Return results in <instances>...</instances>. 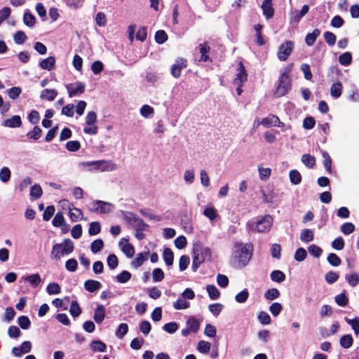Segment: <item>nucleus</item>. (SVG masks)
I'll return each mask as SVG.
<instances>
[{
	"mask_svg": "<svg viewBox=\"0 0 359 359\" xmlns=\"http://www.w3.org/2000/svg\"><path fill=\"white\" fill-rule=\"evenodd\" d=\"M292 64L286 67L278 80V86L275 91V96L280 97L285 96L292 88V79L290 76Z\"/></svg>",
	"mask_w": 359,
	"mask_h": 359,
	"instance_id": "nucleus-1",
	"label": "nucleus"
},
{
	"mask_svg": "<svg viewBox=\"0 0 359 359\" xmlns=\"http://www.w3.org/2000/svg\"><path fill=\"white\" fill-rule=\"evenodd\" d=\"M252 248H236L230 259V264L234 268H243L250 260Z\"/></svg>",
	"mask_w": 359,
	"mask_h": 359,
	"instance_id": "nucleus-2",
	"label": "nucleus"
},
{
	"mask_svg": "<svg viewBox=\"0 0 359 359\" xmlns=\"http://www.w3.org/2000/svg\"><path fill=\"white\" fill-rule=\"evenodd\" d=\"M114 205L108 202L95 200L91 203L90 211L100 214H108L112 211Z\"/></svg>",
	"mask_w": 359,
	"mask_h": 359,
	"instance_id": "nucleus-3",
	"label": "nucleus"
},
{
	"mask_svg": "<svg viewBox=\"0 0 359 359\" xmlns=\"http://www.w3.org/2000/svg\"><path fill=\"white\" fill-rule=\"evenodd\" d=\"M273 222V219L270 215H265L261 219L257 220L252 230L259 232L265 233L270 230Z\"/></svg>",
	"mask_w": 359,
	"mask_h": 359,
	"instance_id": "nucleus-4",
	"label": "nucleus"
},
{
	"mask_svg": "<svg viewBox=\"0 0 359 359\" xmlns=\"http://www.w3.org/2000/svg\"><path fill=\"white\" fill-rule=\"evenodd\" d=\"M97 122V114L95 111H89L86 116V125H92V127H85L83 132L88 135H96L98 132V127L95 125Z\"/></svg>",
	"mask_w": 359,
	"mask_h": 359,
	"instance_id": "nucleus-5",
	"label": "nucleus"
},
{
	"mask_svg": "<svg viewBox=\"0 0 359 359\" xmlns=\"http://www.w3.org/2000/svg\"><path fill=\"white\" fill-rule=\"evenodd\" d=\"M294 49V43L292 41H286L278 48L277 56L280 61H285L291 55Z\"/></svg>",
	"mask_w": 359,
	"mask_h": 359,
	"instance_id": "nucleus-6",
	"label": "nucleus"
},
{
	"mask_svg": "<svg viewBox=\"0 0 359 359\" xmlns=\"http://www.w3.org/2000/svg\"><path fill=\"white\" fill-rule=\"evenodd\" d=\"M125 219L135 229H146L148 227L144 220L133 212H128L125 215Z\"/></svg>",
	"mask_w": 359,
	"mask_h": 359,
	"instance_id": "nucleus-7",
	"label": "nucleus"
},
{
	"mask_svg": "<svg viewBox=\"0 0 359 359\" xmlns=\"http://www.w3.org/2000/svg\"><path fill=\"white\" fill-rule=\"evenodd\" d=\"M86 85L80 81L75 83H69L66 85L69 97H72L76 95H81L85 91Z\"/></svg>",
	"mask_w": 359,
	"mask_h": 359,
	"instance_id": "nucleus-8",
	"label": "nucleus"
},
{
	"mask_svg": "<svg viewBox=\"0 0 359 359\" xmlns=\"http://www.w3.org/2000/svg\"><path fill=\"white\" fill-rule=\"evenodd\" d=\"M187 67V60L182 57H179L175 60V63L171 67V74L175 78H179L181 76L182 69Z\"/></svg>",
	"mask_w": 359,
	"mask_h": 359,
	"instance_id": "nucleus-9",
	"label": "nucleus"
},
{
	"mask_svg": "<svg viewBox=\"0 0 359 359\" xmlns=\"http://www.w3.org/2000/svg\"><path fill=\"white\" fill-rule=\"evenodd\" d=\"M237 70L238 73L236 74V77L233 81V83H244L248 80V73L241 61L238 62Z\"/></svg>",
	"mask_w": 359,
	"mask_h": 359,
	"instance_id": "nucleus-10",
	"label": "nucleus"
},
{
	"mask_svg": "<svg viewBox=\"0 0 359 359\" xmlns=\"http://www.w3.org/2000/svg\"><path fill=\"white\" fill-rule=\"evenodd\" d=\"M263 15L266 19H271L274 15V8L272 4V0H264L262 4Z\"/></svg>",
	"mask_w": 359,
	"mask_h": 359,
	"instance_id": "nucleus-11",
	"label": "nucleus"
},
{
	"mask_svg": "<svg viewBox=\"0 0 359 359\" xmlns=\"http://www.w3.org/2000/svg\"><path fill=\"white\" fill-rule=\"evenodd\" d=\"M280 123L279 118L273 114H269L267 117L262 118L260 123L265 128H270L272 126H280Z\"/></svg>",
	"mask_w": 359,
	"mask_h": 359,
	"instance_id": "nucleus-12",
	"label": "nucleus"
},
{
	"mask_svg": "<svg viewBox=\"0 0 359 359\" xmlns=\"http://www.w3.org/2000/svg\"><path fill=\"white\" fill-rule=\"evenodd\" d=\"M22 124V119L19 115H14L11 118L6 119L4 122L5 127L11 128H19Z\"/></svg>",
	"mask_w": 359,
	"mask_h": 359,
	"instance_id": "nucleus-13",
	"label": "nucleus"
},
{
	"mask_svg": "<svg viewBox=\"0 0 359 359\" xmlns=\"http://www.w3.org/2000/svg\"><path fill=\"white\" fill-rule=\"evenodd\" d=\"M198 48L201 55L200 60L203 62H212V60L208 55V53L210 51V47L208 45V43L206 42L200 43Z\"/></svg>",
	"mask_w": 359,
	"mask_h": 359,
	"instance_id": "nucleus-14",
	"label": "nucleus"
},
{
	"mask_svg": "<svg viewBox=\"0 0 359 359\" xmlns=\"http://www.w3.org/2000/svg\"><path fill=\"white\" fill-rule=\"evenodd\" d=\"M105 312L106 309L103 305L99 304L97 306L94 313L93 319L97 324H100L103 322L105 318Z\"/></svg>",
	"mask_w": 359,
	"mask_h": 359,
	"instance_id": "nucleus-15",
	"label": "nucleus"
},
{
	"mask_svg": "<svg viewBox=\"0 0 359 359\" xmlns=\"http://www.w3.org/2000/svg\"><path fill=\"white\" fill-rule=\"evenodd\" d=\"M73 248H53L51 255L53 259L58 260L62 257L68 255L72 252Z\"/></svg>",
	"mask_w": 359,
	"mask_h": 359,
	"instance_id": "nucleus-16",
	"label": "nucleus"
},
{
	"mask_svg": "<svg viewBox=\"0 0 359 359\" xmlns=\"http://www.w3.org/2000/svg\"><path fill=\"white\" fill-rule=\"evenodd\" d=\"M320 34V30L318 28L314 29L311 33H308L305 37L306 44L308 46H312Z\"/></svg>",
	"mask_w": 359,
	"mask_h": 359,
	"instance_id": "nucleus-17",
	"label": "nucleus"
},
{
	"mask_svg": "<svg viewBox=\"0 0 359 359\" xmlns=\"http://www.w3.org/2000/svg\"><path fill=\"white\" fill-rule=\"evenodd\" d=\"M57 96V91L55 89H44L41 91L40 98L48 101H53Z\"/></svg>",
	"mask_w": 359,
	"mask_h": 359,
	"instance_id": "nucleus-18",
	"label": "nucleus"
},
{
	"mask_svg": "<svg viewBox=\"0 0 359 359\" xmlns=\"http://www.w3.org/2000/svg\"><path fill=\"white\" fill-rule=\"evenodd\" d=\"M55 65V58L53 56H50L46 59H43L39 63V66L41 67V68L43 69H47L48 71H50L53 69H54Z\"/></svg>",
	"mask_w": 359,
	"mask_h": 359,
	"instance_id": "nucleus-19",
	"label": "nucleus"
},
{
	"mask_svg": "<svg viewBox=\"0 0 359 359\" xmlns=\"http://www.w3.org/2000/svg\"><path fill=\"white\" fill-rule=\"evenodd\" d=\"M321 154H322V156L323 158V165H324L326 171L328 173L331 174L332 172V158H331L330 154H328V152L325 151V150H323Z\"/></svg>",
	"mask_w": 359,
	"mask_h": 359,
	"instance_id": "nucleus-20",
	"label": "nucleus"
},
{
	"mask_svg": "<svg viewBox=\"0 0 359 359\" xmlns=\"http://www.w3.org/2000/svg\"><path fill=\"white\" fill-rule=\"evenodd\" d=\"M101 283L99 281L94 280H88L84 283L85 289L90 292H94L101 287Z\"/></svg>",
	"mask_w": 359,
	"mask_h": 359,
	"instance_id": "nucleus-21",
	"label": "nucleus"
},
{
	"mask_svg": "<svg viewBox=\"0 0 359 359\" xmlns=\"http://www.w3.org/2000/svg\"><path fill=\"white\" fill-rule=\"evenodd\" d=\"M263 27H264V25H262L261 24H257L254 26V29L256 32V37H257L256 43L259 46H264L266 43V41H265V40L262 36V30Z\"/></svg>",
	"mask_w": 359,
	"mask_h": 359,
	"instance_id": "nucleus-22",
	"label": "nucleus"
},
{
	"mask_svg": "<svg viewBox=\"0 0 359 359\" xmlns=\"http://www.w3.org/2000/svg\"><path fill=\"white\" fill-rule=\"evenodd\" d=\"M149 252L139 253L135 259L133 260L132 265L135 268H138L148 259Z\"/></svg>",
	"mask_w": 359,
	"mask_h": 359,
	"instance_id": "nucleus-23",
	"label": "nucleus"
},
{
	"mask_svg": "<svg viewBox=\"0 0 359 359\" xmlns=\"http://www.w3.org/2000/svg\"><path fill=\"white\" fill-rule=\"evenodd\" d=\"M309 6L307 4H304L301 11H295L293 13L292 19L294 22H299L300 20L309 12Z\"/></svg>",
	"mask_w": 359,
	"mask_h": 359,
	"instance_id": "nucleus-24",
	"label": "nucleus"
},
{
	"mask_svg": "<svg viewBox=\"0 0 359 359\" xmlns=\"http://www.w3.org/2000/svg\"><path fill=\"white\" fill-rule=\"evenodd\" d=\"M203 248H194V257L193 260L192 268L194 271H196L199 264L204 261V258L199 257V253L202 252Z\"/></svg>",
	"mask_w": 359,
	"mask_h": 359,
	"instance_id": "nucleus-25",
	"label": "nucleus"
},
{
	"mask_svg": "<svg viewBox=\"0 0 359 359\" xmlns=\"http://www.w3.org/2000/svg\"><path fill=\"white\" fill-rule=\"evenodd\" d=\"M343 89V86L341 82H337L332 85L330 88V94L332 97L338 98L341 96Z\"/></svg>",
	"mask_w": 359,
	"mask_h": 359,
	"instance_id": "nucleus-26",
	"label": "nucleus"
},
{
	"mask_svg": "<svg viewBox=\"0 0 359 359\" xmlns=\"http://www.w3.org/2000/svg\"><path fill=\"white\" fill-rule=\"evenodd\" d=\"M42 135V130L38 126H35L32 131H29L26 136L29 140H38Z\"/></svg>",
	"mask_w": 359,
	"mask_h": 359,
	"instance_id": "nucleus-27",
	"label": "nucleus"
},
{
	"mask_svg": "<svg viewBox=\"0 0 359 359\" xmlns=\"http://www.w3.org/2000/svg\"><path fill=\"white\" fill-rule=\"evenodd\" d=\"M302 163L308 168H313L316 165V158L308 154H304L302 156Z\"/></svg>",
	"mask_w": 359,
	"mask_h": 359,
	"instance_id": "nucleus-28",
	"label": "nucleus"
},
{
	"mask_svg": "<svg viewBox=\"0 0 359 359\" xmlns=\"http://www.w3.org/2000/svg\"><path fill=\"white\" fill-rule=\"evenodd\" d=\"M339 62L343 66L350 65L352 62V55L350 52H345L339 55Z\"/></svg>",
	"mask_w": 359,
	"mask_h": 359,
	"instance_id": "nucleus-29",
	"label": "nucleus"
},
{
	"mask_svg": "<svg viewBox=\"0 0 359 359\" xmlns=\"http://www.w3.org/2000/svg\"><path fill=\"white\" fill-rule=\"evenodd\" d=\"M353 343V339L351 334L343 335L339 340V344L344 348H349Z\"/></svg>",
	"mask_w": 359,
	"mask_h": 359,
	"instance_id": "nucleus-30",
	"label": "nucleus"
},
{
	"mask_svg": "<svg viewBox=\"0 0 359 359\" xmlns=\"http://www.w3.org/2000/svg\"><path fill=\"white\" fill-rule=\"evenodd\" d=\"M206 290L209 297L211 299L216 300L219 297V291L215 285H208L206 287Z\"/></svg>",
	"mask_w": 359,
	"mask_h": 359,
	"instance_id": "nucleus-31",
	"label": "nucleus"
},
{
	"mask_svg": "<svg viewBox=\"0 0 359 359\" xmlns=\"http://www.w3.org/2000/svg\"><path fill=\"white\" fill-rule=\"evenodd\" d=\"M271 279L276 283H282L285 280V273L280 270H275L271 273Z\"/></svg>",
	"mask_w": 359,
	"mask_h": 359,
	"instance_id": "nucleus-32",
	"label": "nucleus"
},
{
	"mask_svg": "<svg viewBox=\"0 0 359 359\" xmlns=\"http://www.w3.org/2000/svg\"><path fill=\"white\" fill-rule=\"evenodd\" d=\"M290 180L292 184L297 185L302 182V175L297 170H292L289 173Z\"/></svg>",
	"mask_w": 359,
	"mask_h": 359,
	"instance_id": "nucleus-33",
	"label": "nucleus"
},
{
	"mask_svg": "<svg viewBox=\"0 0 359 359\" xmlns=\"http://www.w3.org/2000/svg\"><path fill=\"white\" fill-rule=\"evenodd\" d=\"M25 281L29 282L33 287H37L41 282L40 276L34 273L22 278Z\"/></svg>",
	"mask_w": 359,
	"mask_h": 359,
	"instance_id": "nucleus-34",
	"label": "nucleus"
},
{
	"mask_svg": "<svg viewBox=\"0 0 359 359\" xmlns=\"http://www.w3.org/2000/svg\"><path fill=\"white\" fill-rule=\"evenodd\" d=\"M90 348L93 351L98 352H104L107 349L106 344L100 340L93 341L90 344Z\"/></svg>",
	"mask_w": 359,
	"mask_h": 359,
	"instance_id": "nucleus-35",
	"label": "nucleus"
},
{
	"mask_svg": "<svg viewBox=\"0 0 359 359\" xmlns=\"http://www.w3.org/2000/svg\"><path fill=\"white\" fill-rule=\"evenodd\" d=\"M187 327L194 332H196L200 327L199 322L194 317H189L187 321Z\"/></svg>",
	"mask_w": 359,
	"mask_h": 359,
	"instance_id": "nucleus-36",
	"label": "nucleus"
},
{
	"mask_svg": "<svg viewBox=\"0 0 359 359\" xmlns=\"http://www.w3.org/2000/svg\"><path fill=\"white\" fill-rule=\"evenodd\" d=\"M154 37L156 42L158 44L164 43L168 39L167 33L162 29L156 31Z\"/></svg>",
	"mask_w": 359,
	"mask_h": 359,
	"instance_id": "nucleus-37",
	"label": "nucleus"
},
{
	"mask_svg": "<svg viewBox=\"0 0 359 359\" xmlns=\"http://www.w3.org/2000/svg\"><path fill=\"white\" fill-rule=\"evenodd\" d=\"M23 21L27 26L32 27L36 23V18L29 11H27L24 14Z\"/></svg>",
	"mask_w": 359,
	"mask_h": 359,
	"instance_id": "nucleus-38",
	"label": "nucleus"
},
{
	"mask_svg": "<svg viewBox=\"0 0 359 359\" xmlns=\"http://www.w3.org/2000/svg\"><path fill=\"white\" fill-rule=\"evenodd\" d=\"M131 273L128 271H123L116 276V280L119 283H126L131 278Z\"/></svg>",
	"mask_w": 359,
	"mask_h": 359,
	"instance_id": "nucleus-39",
	"label": "nucleus"
},
{
	"mask_svg": "<svg viewBox=\"0 0 359 359\" xmlns=\"http://www.w3.org/2000/svg\"><path fill=\"white\" fill-rule=\"evenodd\" d=\"M43 194V190L39 184H34L31 187L30 196L34 199L39 198Z\"/></svg>",
	"mask_w": 359,
	"mask_h": 359,
	"instance_id": "nucleus-40",
	"label": "nucleus"
},
{
	"mask_svg": "<svg viewBox=\"0 0 359 359\" xmlns=\"http://www.w3.org/2000/svg\"><path fill=\"white\" fill-rule=\"evenodd\" d=\"M300 239L302 241L310 242L313 239V232L311 229H304L300 234Z\"/></svg>",
	"mask_w": 359,
	"mask_h": 359,
	"instance_id": "nucleus-41",
	"label": "nucleus"
},
{
	"mask_svg": "<svg viewBox=\"0 0 359 359\" xmlns=\"http://www.w3.org/2000/svg\"><path fill=\"white\" fill-rule=\"evenodd\" d=\"M248 297L249 292L247 289H244L236 295L235 300L238 303L243 304L247 301Z\"/></svg>",
	"mask_w": 359,
	"mask_h": 359,
	"instance_id": "nucleus-42",
	"label": "nucleus"
},
{
	"mask_svg": "<svg viewBox=\"0 0 359 359\" xmlns=\"http://www.w3.org/2000/svg\"><path fill=\"white\" fill-rule=\"evenodd\" d=\"M128 326L126 323H121L116 330V336L118 339H122L128 332Z\"/></svg>",
	"mask_w": 359,
	"mask_h": 359,
	"instance_id": "nucleus-43",
	"label": "nucleus"
},
{
	"mask_svg": "<svg viewBox=\"0 0 359 359\" xmlns=\"http://www.w3.org/2000/svg\"><path fill=\"white\" fill-rule=\"evenodd\" d=\"M203 215L211 221L215 219L218 216L216 209L213 207L206 208L203 211Z\"/></svg>",
	"mask_w": 359,
	"mask_h": 359,
	"instance_id": "nucleus-44",
	"label": "nucleus"
},
{
	"mask_svg": "<svg viewBox=\"0 0 359 359\" xmlns=\"http://www.w3.org/2000/svg\"><path fill=\"white\" fill-rule=\"evenodd\" d=\"M211 344L208 341L201 340L198 343L197 350L201 353H207L210 349Z\"/></svg>",
	"mask_w": 359,
	"mask_h": 359,
	"instance_id": "nucleus-45",
	"label": "nucleus"
},
{
	"mask_svg": "<svg viewBox=\"0 0 359 359\" xmlns=\"http://www.w3.org/2000/svg\"><path fill=\"white\" fill-rule=\"evenodd\" d=\"M46 291L48 294H57L60 292L61 288L60 286L56 283H51L48 285Z\"/></svg>",
	"mask_w": 359,
	"mask_h": 359,
	"instance_id": "nucleus-46",
	"label": "nucleus"
},
{
	"mask_svg": "<svg viewBox=\"0 0 359 359\" xmlns=\"http://www.w3.org/2000/svg\"><path fill=\"white\" fill-rule=\"evenodd\" d=\"M280 292L276 288H271L268 290L265 294L264 297L268 300H273L279 297Z\"/></svg>",
	"mask_w": 359,
	"mask_h": 359,
	"instance_id": "nucleus-47",
	"label": "nucleus"
},
{
	"mask_svg": "<svg viewBox=\"0 0 359 359\" xmlns=\"http://www.w3.org/2000/svg\"><path fill=\"white\" fill-rule=\"evenodd\" d=\"M324 39L328 46L331 47L334 46L337 40L335 34L329 31L324 33Z\"/></svg>",
	"mask_w": 359,
	"mask_h": 359,
	"instance_id": "nucleus-48",
	"label": "nucleus"
},
{
	"mask_svg": "<svg viewBox=\"0 0 359 359\" xmlns=\"http://www.w3.org/2000/svg\"><path fill=\"white\" fill-rule=\"evenodd\" d=\"M69 312L74 318L78 317L81 314V309L76 301L71 302Z\"/></svg>",
	"mask_w": 359,
	"mask_h": 359,
	"instance_id": "nucleus-49",
	"label": "nucleus"
},
{
	"mask_svg": "<svg viewBox=\"0 0 359 359\" xmlns=\"http://www.w3.org/2000/svg\"><path fill=\"white\" fill-rule=\"evenodd\" d=\"M163 259L168 266H171L173 262V253L171 248H165L163 252Z\"/></svg>",
	"mask_w": 359,
	"mask_h": 359,
	"instance_id": "nucleus-50",
	"label": "nucleus"
},
{
	"mask_svg": "<svg viewBox=\"0 0 359 359\" xmlns=\"http://www.w3.org/2000/svg\"><path fill=\"white\" fill-rule=\"evenodd\" d=\"M190 304L184 299H178L173 303V307L177 310L186 309L189 308Z\"/></svg>",
	"mask_w": 359,
	"mask_h": 359,
	"instance_id": "nucleus-51",
	"label": "nucleus"
},
{
	"mask_svg": "<svg viewBox=\"0 0 359 359\" xmlns=\"http://www.w3.org/2000/svg\"><path fill=\"white\" fill-rule=\"evenodd\" d=\"M65 4L71 9H78L81 8L84 2V0H64Z\"/></svg>",
	"mask_w": 359,
	"mask_h": 359,
	"instance_id": "nucleus-52",
	"label": "nucleus"
},
{
	"mask_svg": "<svg viewBox=\"0 0 359 359\" xmlns=\"http://www.w3.org/2000/svg\"><path fill=\"white\" fill-rule=\"evenodd\" d=\"M65 147L69 151H77L81 148V144L78 140H71L66 143Z\"/></svg>",
	"mask_w": 359,
	"mask_h": 359,
	"instance_id": "nucleus-53",
	"label": "nucleus"
},
{
	"mask_svg": "<svg viewBox=\"0 0 359 359\" xmlns=\"http://www.w3.org/2000/svg\"><path fill=\"white\" fill-rule=\"evenodd\" d=\"M64 223L65 218L63 214L61 212H57L52 221L53 225L55 227H60L62 226Z\"/></svg>",
	"mask_w": 359,
	"mask_h": 359,
	"instance_id": "nucleus-54",
	"label": "nucleus"
},
{
	"mask_svg": "<svg viewBox=\"0 0 359 359\" xmlns=\"http://www.w3.org/2000/svg\"><path fill=\"white\" fill-rule=\"evenodd\" d=\"M101 226L98 222H93L90 224L88 229V233L90 236H95L100 232Z\"/></svg>",
	"mask_w": 359,
	"mask_h": 359,
	"instance_id": "nucleus-55",
	"label": "nucleus"
},
{
	"mask_svg": "<svg viewBox=\"0 0 359 359\" xmlns=\"http://www.w3.org/2000/svg\"><path fill=\"white\" fill-rule=\"evenodd\" d=\"M9 98L11 100H16L22 93V89L20 87H12L7 91Z\"/></svg>",
	"mask_w": 359,
	"mask_h": 359,
	"instance_id": "nucleus-56",
	"label": "nucleus"
},
{
	"mask_svg": "<svg viewBox=\"0 0 359 359\" xmlns=\"http://www.w3.org/2000/svg\"><path fill=\"white\" fill-rule=\"evenodd\" d=\"M27 37L25 33L22 31H18L13 36V39L15 43L22 44L27 40Z\"/></svg>",
	"mask_w": 359,
	"mask_h": 359,
	"instance_id": "nucleus-57",
	"label": "nucleus"
},
{
	"mask_svg": "<svg viewBox=\"0 0 359 359\" xmlns=\"http://www.w3.org/2000/svg\"><path fill=\"white\" fill-rule=\"evenodd\" d=\"M147 29L146 27H140L135 34L136 39L142 42L147 39Z\"/></svg>",
	"mask_w": 359,
	"mask_h": 359,
	"instance_id": "nucleus-58",
	"label": "nucleus"
},
{
	"mask_svg": "<svg viewBox=\"0 0 359 359\" xmlns=\"http://www.w3.org/2000/svg\"><path fill=\"white\" fill-rule=\"evenodd\" d=\"M300 69L304 74L305 79H306L308 81H311L313 78V74L311 72V68H310L309 65L304 63L301 65Z\"/></svg>",
	"mask_w": 359,
	"mask_h": 359,
	"instance_id": "nucleus-59",
	"label": "nucleus"
},
{
	"mask_svg": "<svg viewBox=\"0 0 359 359\" xmlns=\"http://www.w3.org/2000/svg\"><path fill=\"white\" fill-rule=\"evenodd\" d=\"M18 322L20 327L23 330H27L31 325L29 318L25 316H20L18 319Z\"/></svg>",
	"mask_w": 359,
	"mask_h": 359,
	"instance_id": "nucleus-60",
	"label": "nucleus"
},
{
	"mask_svg": "<svg viewBox=\"0 0 359 359\" xmlns=\"http://www.w3.org/2000/svg\"><path fill=\"white\" fill-rule=\"evenodd\" d=\"M107 265L110 269H115L118 266V261L117 257L112 254L109 255L107 259Z\"/></svg>",
	"mask_w": 359,
	"mask_h": 359,
	"instance_id": "nucleus-61",
	"label": "nucleus"
},
{
	"mask_svg": "<svg viewBox=\"0 0 359 359\" xmlns=\"http://www.w3.org/2000/svg\"><path fill=\"white\" fill-rule=\"evenodd\" d=\"M11 178V171L8 168L4 167L0 170V180L1 182L6 183L9 181Z\"/></svg>",
	"mask_w": 359,
	"mask_h": 359,
	"instance_id": "nucleus-62",
	"label": "nucleus"
},
{
	"mask_svg": "<svg viewBox=\"0 0 359 359\" xmlns=\"http://www.w3.org/2000/svg\"><path fill=\"white\" fill-rule=\"evenodd\" d=\"M346 279L348 282V284L352 286L355 287L359 283V275L356 273H353L350 275L346 276Z\"/></svg>",
	"mask_w": 359,
	"mask_h": 359,
	"instance_id": "nucleus-63",
	"label": "nucleus"
},
{
	"mask_svg": "<svg viewBox=\"0 0 359 359\" xmlns=\"http://www.w3.org/2000/svg\"><path fill=\"white\" fill-rule=\"evenodd\" d=\"M345 320L348 325L351 326L355 334L358 335L359 334V320L358 318L348 319L345 318Z\"/></svg>",
	"mask_w": 359,
	"mask_h": 359,
	"instance_id": "nucleus-64",
	"label": "nucleus"
}]
</instances>
